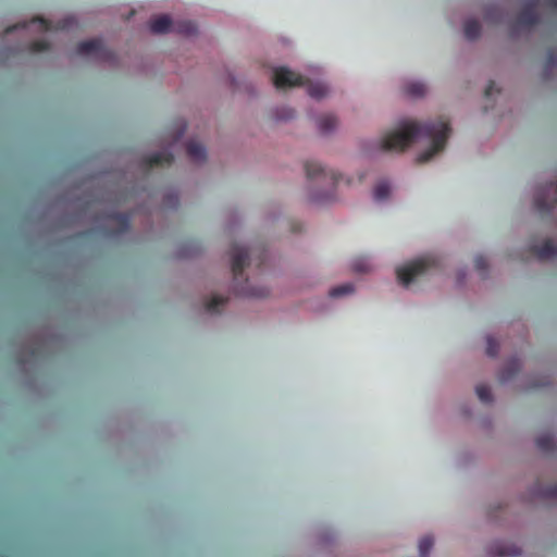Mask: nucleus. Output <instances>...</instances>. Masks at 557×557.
I'll list each match as a JSON object with an SVG mask.
<instances>
[{
    "mask_svg": "<svg viewBox=\"0 0 557 557\" xmlns=\"http://www.w3.org/2000/svg\"><path fill=\"white\" fill-rule=\"evenodd\" d=\"M450 132L448 121L443 117L424 123L406 121L397 129L387 133L381 139L380 149L384 151H404L414 140L425 138L431 140V147L417 157L418 163H424L445 148Z\"/></svg>",
    "mask_w": 557,
    "mask_h": 557,
    "instance_id": "nucleus-1",
    "label": "nucleus"
},
{
    "mask_svg": "<svg viewBox=\"0 0 557 557\" xmlns=\"http://www.w3.org/2000/svg\"><path fill=\"white\" fill-rule=\"evenodd\" d=\"M232 259V273L234 278V290L243 297L264 298L270 293L263 286H250L248 280L243 277L244 270L248 264L249 253L244 247L234 244L230 250Z\"/></svg>",
    "mask_w": 557,
    "mask_h": 557,
    "instance_id": "nucleus-2",
    "label": "nucleus"
},
{
    "mask_svg": "<svg viewBox=\"0 0 557 557\" xmlns=\"http://www.w3.org/2000/svg\"><path fill=\"white\" fill-rule=\"evenodd\" d=\"M307 178L310 182L318 181L325 188L321 193H312L310 200L313 202H326L334 199V189L339 181V175L333 170L324 169L315 161H307L305 163Z\"/></svg>",
    "mask_w": 557,
    "mask_h": 557,
    "instance_id": "nucleus-3",
    "label": "nucleus"
},
{
    "mask_svg": "<svg viewBox=\"0 0 557 557\" xmlns=\"http://www.w3.org/2000/svg\"><path fill=\"white\" fill-rule=\"evenodd\" d=\"M149 28L153 34H166L173 30L185 36H191L197 30L195 23L190 21L172 22L169 15H160L156 18H152L150 21Z\"/></svg>",
    "mask_w": 557,
    "mask_h": 557,
    "instance_id": "nucleus-4",
    "label": "nucleus"
},
{
    "mask_svg": "<svg viewBox=\"0 0 557 557\" xmlns=\"http://www.w3.org/2000/svg\"><path fill=\"white\" fill-rule=\"evenodd\" d=\"M436 265V260L432 257H423L413 260L403 267L397 268V280L405 287L409 286L416 278L424 274L429 269Z\"/></svg>",
    "mask_w": 557,
    "mask_h": 557,
    "instance_id": "nucleus-5",
    "label": "nucleus"
},
{
    "mask_svg": "<svg viewBox=\"0 0 557 557\" xmlns=\"http://www.w3.org/2000/svg\"><path fill=\"white\" fill-rule=\"evenodd\" d=\"M534 206L541 215L548 214L557 206V181L550 182L537 190Z\"/></svg>",
    "mask_w": 557,
    "mask_h": 557,
    "instance_id": "nucleus-6",
    "label": "nucleus"
},
{
    "mask_svg": "<svg viewBox=\"0 0 557 557\" xmlns=\"http://www.w3.org/2000/svg\"><path fill=\"white\" fill-rule=\"evenodd\" d=\"M76 53L79 55H91L103 62H113L115 53L106 48L100 39H90L82 41L76 47Z\"/></svg>",
    "mask_w": 557,
    "mask_h": 557,
    "instance_id": "nucleus-7",
    "label": "nucleus"
},
{
    "mask_svg": "<svg viewBox=\"0 0 557 557\" xmlns=\"http://www.w3.org/2000/svg\"><path fill=\"white\" fill-rule=\"evenodd\" d=\"M273 84L277 89L301 86L305 79L301 75L288 70L287 67H276L273 73Z\"/></svg>",
    "mask_w": 557,
    "mask_h": 557,
    "instance_id": "nucleus-8",
    "label": "nucleus"
},
{
    "mask_svg": "<svg viewBox=\"0 0 557 557\" xmlns=\"http://www.w3.org/2000/svg\"><path fill=\"white\" fill-rule=\"evenodd\" d=\"M173 161L174 156L169 151L156 152L144 159L145 166L148 169L153 166H169Z\"/></svg>",
    "mask_w": 557,
    "mask_h": 557,
    "instance_id": "nucleus-9",
    "label": "nucleus"
},
{
    "mask_svg": "<svg viewBox=\"0 0 557 557\" xmlns=\"http://www.w3.org/2000/svg\"><path fill=\"white\" fill-rule=\"evenodd\" d=\"M530 249L540 260L557 258V246L550 239L545 240L541 246L532 245Z\"/></svg>",
    "mask_w": 557,
    "mask_h": 557,
    "instance_id": "nucleus-10",
    "label": "nucleus"
},
{
    "mask_svg": "<svg viewBox=\"0 0 557 557\" xmlns=\"http://www.w3.org/2000/svg\"><path fill=\"white\" fill-rule=\"evenodd\" d=\"M518 23L523 26H534L539 23V14L535 9V3L527 4L518 14Z\"/></svg>",
    "mask_w": 557,
    "mask_h": 557,
    "instance_id": "nucleus-11",
    "label": "nucleus"
},
{
    "mask_svg": "<svg viewBox=\"0 0 557 557\" xmlns=\"http://www.w3.org/2000/svg\"><path fill=\"white\" fill-rule=\"evenodd\" d=\"M186 152L188 158L195 163H202L207 159L206 148L194 140L187 143Z\"/></svg>",
    "mask_w": 557,
    "mask_h": 557,
    "instance_id": "nucleus-12",
    "label": "nucleus"
},
{
    "mask_svg": "<svg viewBox=\"0 0 557 557\" xmlns=\"http://www.w3.org/2000/svg\"><path fill=\"white\" fill-rule=\"evenodd\" d=\"M520 368H521V364L518 359L510 360L507 363V366L505 367V369L500 372L499 381L502 383L509 381L519 372Z\"/></svg>",
    "mask_w": 557,
    "mask_h": 557,
    "instance_id": "nucleus-13",
    "label": "nucleus"
},
{
    "mask_svg": "<svg viewBox=\"0 0 557 557\" xmlns=\"http://www.w3.org/2000/svg\"><path fill=\"white\" fill-rule=\"evenodd\" d=\"M110 220L116 223L117 227L114 233L122 234L128 231L131 219L128 214L125 213H111L109 215Z\"/></svg>",
    "mask_w": 557,
    "mask_h": 557,
    "instance_id": "nucleus-14",
    "label": "nucleus"
},
{
    "mask_svg": "<svg viewBox=\"0 0 557 557\" xmlns=\"http://www.w3.org/2000/svg\"><path fill=\"white\" fill-rule=\"evenodd\" d=\"M318 127L322 133L333 131L337 125V119L333 114H323L317 121Z\"/></svg>",
    "mask_w": 557,
    "mask_h": 557,
    "instance_id": "nucleus-15",
    "label": "nucleus"
},
{
    "mask_svg": "<svg viewBox=\"0 0 557 557\" xmlns=\"http://www.w3.org/2000/svg\"><path fill=\"white\" fill-rule=\"evenodd\" d=\"M536 446L543 453H553L555 450V441L550 434H542L536 438Z\"/></svg>",
    "mask_w": 557,
    "mask_h": 557,
    "instance_id": "nucleus-16",
    "label": "nucleus"
},
{
    "mask_svg": "<svg viewBox=\"0 0 557 557\" xmlns=\"http://www.w3.org/2000/svg\"><path fill=\"white\" fill-rule=\"evenodd\" d=\"M465 36L469 40L476 39L481 34V25L476 20H468L463 27Z\"/></svg>",
    "mask_w": 557,
    "mask_h": 557,
    "instance_id": "nucleus-17",
    "label": "nucleus"
},
{
    "mask_svg": "<svg viewBox=\"0 0 557 557\" xmlns=\"http://www.w3.org/2000/svg\"><path fill=\"white\" fill-rule=\"evenodd\" d=\"M226 302V297L215 295L206 304V310L210 313H218L220 312V307H223Z\"/></svg>",
    "mask_w": 557,
    "mask_h": 557,
    "instance_id": "nucleus-18",
    "label": "nucleus"
},
{
    "mask_svg": "<svg viewBox=\"0 0 557 557\" xmlns=\"http://www.w3.org/2000/svg\"><path fill=\"white\" fill-rule=\"evenodd\" d=\"M329 92L327 87L322 83L310 84L308 86V94L314 99H322Z\"/></svg>",
    "mask_w": 557,
    "mask_h": 557,
    "instance_id": "nucleus-19",
    "label": "nucleus"
},
{
    "mask_svg": "<svg viewBox=\"0 0 557 557\" xmlns=\"http://www.w3.org/2000/svg\"><path fill=\"white\" fill-rule=\"evenodd\" d=\"M521 554V549L516 545H497L495 547V556L505 557V556H517Z\"/></svg>",
    "mask_w": 557,
    "mask_h": 557,
    "instance_id": "nucleus-20",
    "label": "nucleus"
},
{
    "mask_svg": "<svg viewBox=\"0 0 557 557\" xmlns=\"http://www.w3.org/2000/svg\"><path fill=\"white\" fill-rule=\"evenodd\" d=\"M425 85L419 82L410 83L405 87L406 94L411 97H422L425 94Z\"/></svg>",
    "mask_w": 557,
    "mask_h": 557,
    "instance_id": "nucleus-21",
    "label": "nucleus"
},
{
    "mask_svg": "<svg viewBox=\"0 0 557 557\" xmlns=\"http://www.w3.org/2000/svg\"><path fill=\"white\" fill-rule=\"evenodd\" d=\"M434 540L431 535L423 536L419 542L420 557H428L431 548L433 547Z\"/></svg>",
    "mask_w": 557,
    "mask_h": 557,
    "instance_id": "nucleus-22",
    "label": "nucleus"
},
{
    "mask_svg": "<svg viewBox=\"0 0 557 557\" xmlns=\"http://www.w3.org/2000/svg\"><path fill=\"white\" fill-rule=\"evenodd\" d=\"M275 117L280 121H288L295 117V110L287 106L276 108Z\"/></svg>",
    "mask_w": 557,
    "mask_h": 557,
    "instance_id": "nucleus-23",
    "label": "nucleus"
},
{
    "mask_svg": "<svg viewBox=\"0 0 557 557\" xmlns=\"http://www.w3.org/2000/svg\"><path fill=\"white\" fill-rule=\"evenodd\" d=\"M389 195V185L386 182H380L375 188L373 196L376 200L381 201L388 197Z\"/></svg>",
    "mask_w": 557,
    "mask_h": 557,
    "instance_id": "nucleus-24",
    "label": "nucleus"
},
{
    "mask_svg": "<svg viewBox=\"0 0 557 557\" xmlns=\"http://www.w3.org/2000/svg\"><path fill=\"white\" fill-rule=\"evenodd\" d=\"M352 292H354V285L347 283V284H343V285L332 288L329 292V295L333 298H336V297H341L343 295L351 294Z\"/></svg>",
    "mask_w": 557,
    "mask_h": 557,
    "instance_id": "nucleus-25",
    "label": "nucleus"
},
{
    "mask_svg": "<svg viewBox=\"0 0 557 557\" xmlns=\"http://www.w3.org/2000/svg\"><path fill=\"white\" fill-rule=\"evenodd\" d=\"M476 395L482 403L488 404L493 400L491 389L485 384H480L475 388Z\"/></svg>",
    "mask_w": 557,
    "mask_h": 557,
    "instance_id": "nucleus-26",
    "label": "nucleus"
},
{
    "mask_svg": "<svg viewBox=\"0 0 557 557\" xmlns=\"http://www.w3.org/2000/svg\"><path fill=\"white\" fill-rule=\"evenodd\" d=\"M486 344H487V346H486V354L490 357H496L497 354H498V350H499L498 343L495 341L494 337L487 336Z\"/></svg>",
    "mask_w": 557,
    "mask_h": 557,
    "instance_id": "nucleus-27",
    "label": "nucleus"
},
{
    "mask_svg": "<svg viewBox=\"0 0 557 557\" xmlns=\"http://www.w3.org/2000/svg\"><path fill=\"white\" fill-rule=\"evenodd\" d=\"M28 49L32 52H44L50 49V44L46 40H36L29 45Z\"/></svg>",
    "mask_w": 557,
    "mask_h": 557,
    "instance_id": "nucleus-28",
    "label": "nucleus"
},
{
    "mask_svg": "<svg viewBox=\"0 0 557 557\" xmlns=\"http://www.w3.org/2000/svg\"><path fill=\"white\" fill-rule=\"evenodd\" d=\"M474 267L479 272H484L487 269V260L484 256H476L474 259Z\"/></svg>",
    "mask_w": 557,
    "mask_h": 557,
    "instance_id": "nucleus-29",
    "label": "nucleus"
},
{
    "mask_svg": "<svg viewBox=\"0 0 557 557\" xmlns=\"http://www.w3.org/2000/svg\"><path fill=\"white\" fill-rule=\"evenodd\" d=\"M75 24L74 17H66L58 23L57 29L69 30Z\"/></svg>",
    "mask_w": 557,
    "mask_h": 557,
    "instance_id": "nucleus-30",
    "label": "nucleus"
},
{
    "mask_svg": "<svg viewBox=\"0 0 557 557\" xmlns=\"http://www.w3.org/2000/svg\"><path fill=\"white\" fill-rule=\"evenodd\" d=\"M352 269L355 272H367L369 271L370 267L367 261L357 260L352 263Z\"/></svg>",
    "mask_w": 557,
    "mask_h": 557,
    "instance_id": "nucleus-31",
    "label": "nucleus"
},
{
    "mask_svg": "<svg viewBox=\"0 0 557 557\" xmlns=\"http://www.w3.org/2000/svg\"><path fill=\"white\" fill-rule=\"evenodd\" d=\"M34 22H38L41 30H50L52 29L51 23L45 18L38 17L34 20Z\"/></svg>",
    "mask_w": 557,
    "mask_h": 557,
    "instance_id": "nucleus-32",
    "label": "nucleus"
},
{
    "mask_svg": "<svg viewBox=\"0 0 557 557\" xmlns=\"http://www.w3.org/2000/svg\"><path fill=\"white\" fill-rule=\"evenodd\" d=\"M545 496L550 497V498H557V484L549 486L545 491Z\"/></svg>",
    "mask_w": 557,
    "mask_h": 557,
    "instance_id": "nucleus-33",
    "label": "nucleus"
},
{
    "mask_svg": "<svg viewBox=\"0 0 557 557\" xmlns=\"http://www.w3.org/2000/svg\"><path fill=\"white\" fill-rule=\"evenodd\" d=\"M495 89V83L491 81L485 88V97L490 98Z\"/></svg>",
    "mask_w": 557,
    "mask_h": 557,
    "instance_id": "nucleus-34",
    "label": "nucleus"
},
{
    "mask_svg": "<svg viewBox=\"0 0 557 557\" xmlns=\"http://www.w3.org/2000/svg\"><path fill=\"white\" fill-rule=\"evenodd\" d=\"M185 129H186V125L184 124V125H183V127H182V129H181V131H180V133L177 134L176 139H178V138L184 134Z\"/></svg>",
    "mask_w": 557,
    "mask_h": 557,
    "instance_id": "nucleus-35",
    "label": "nucleus"
},
{
    "mask_svg": "<svg viewBox=\"0 0 557 557\" xmlns=\"http://www.w3.org/2000/svg\"><path fill=\"white\" fill-rule=\"evenodd\" d=\"M17 27H18V25H15V26H13V27H8V28L5 29V33H11V32H13L15 28H17Z\"/></svg>",
    "mask_w": 557,
    "mask_h": 557,
    "instance_id": "nucleus-36",
    "label": "nucleus"
},
{
    "mask_svg": "<svg viewBox=\"0 0 557 557\" xmlns=\"http://www.w3.org/2000/svg\"><path fill=\"white\" fill-rule=\"evenodd\" d=\"M552 4L557 8V0H552Z\"/></svg>",
    "mask_w": 557,
    "mask_h": 557,
    "instance_id": "nucleus-37",
    "label": "nucleus"
}]
</instances>
